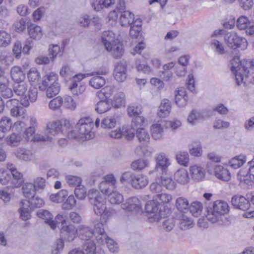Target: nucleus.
<instances>
[{
    "label": "nucleus",
    "mask_w": 254,
    "mask_h": 254,
    "mask_svg": "<svg viewBox=\"0 0 254 254\" xmlns=\"http://www.w3.org/2000/svg\"><path fill=\"white\" fill-rule=\"evenodd\" d=\"M230 69L235 74L236 82L239 85L245 79L250 78L248 75L251 70H254V59L253 60H243L241 61L239 57H235L230 61Z\"/></svg>",
    "instance_id": "nucleus-1"
},
{
    "label": "nucleus",
    "mask_w": 254,
    "mask_h": 254,
    "mask_svg": "<svg viewBox=\"0 0 254 254\" xmlns=\"http://www.w3.org/2000/svg\"><path fill=\"white\" fill-rule=\"evenodd\" d=\"M94 124L93 120L89 117L80 119L76 124L75 129L68 133L70 137H83L86 139L92 138L94 133L92 131Z\"/></svg>",
    "instance_id": "nucleus-2"
},
{
    "label": "nucleus",
    "mask_w": 254,
    "mask_h": 254,
    "mask_svg": "<svg viewBox=\"0 0 254 254\" xmlns=\"http://www.w3.org/2000/svg\"><path fill=\"white\" fill-rule=\"evenodd\" d=\"M229 211L228 203L224 201L218 200L213 202L207 208L206 217L212 223H216L220 220L222 216Z\"/></svg>",
    "instance_id": "nucleus-3"
},
{
    "label": "nucleus",
    "mask_w": 254,
    "mask_h": 254,
    "mask_svg": "<svg viewBox=\"0 0 254 254\" xmlns=\"http://www.w3.org/2000/svg\"><path fill=\"white\" fill-rule=\"evenodd\" d=\"M90 203L93 206V210L97 215H102L105 211L106 199L104 196L96 190H90L88 193Z\"/></svg>",
    "instance_id": "nucleus-4"
},
{
    "label": "nucleus",
    "mask_w": 254,
    "mask_h": 254,
    "mask_svg": "<svg viewBox=\"0 0 254 254\" xmlns=\"http://www.w3.org/2000/svg\"><path fill=\"white\" fill-rule=\"evenodd\" d=\"M224 40L227 46L232 49L239 48L244 50L246 49L248 46L247 40L234 32L227 33L225 35Z\"/></svg>",
    "instance_id": "nucleus-5"
},
{
    "label": "nucleus",
    "mask_w": 254,
    "mask_h": 254,
    "mask_svg": "<svg viewBox=\"0 0 254 254\" xmlns=\"http://www.w3.org/2000/svg\"><path fill=\"white\" fill-rule=\"evenodd\" d=\"M13 93L8 77L5 75L3 69L0 66V93L1 97L5 99L10 98L13 96Z\"/></svg>",
    "instance_id": "nucleus-6"
},
{
    "label": "nucleus",
    "mask_w": 254,
    "mask_h": 254,
    "mask_svg": "<svg viewBox=\"0 0 254 254\" xmlns=\"http://www.w3.org/2000/svg\"><path fill=\"white\" fill-rule=\"evenodd\" d=\"M108 72L109 70L107 68H103L92 72L91 74H87V76H93L89 81L90 86L95 89H99L103 87L106 83V80L102 75H106Z\"/></svg>",
    "instance_id": "nucleus-7"
},
{
    "label": "nucleus",
    "mask_w": 254,
    "mask_h": 254,
    "mask_svg": "<svg viewBox=\"0 0 254 254\" xmlns=\"http://www.w3.org/2000/svg\"><path fill=\"white\" fill-rule=\"evenodd\" d=\"M155 161V170L166 173L171 165V161L168 156L164 152L156 153L154 156Z\"/></svg>",
    "instance_id": "nucleus-8"
},
{
    "label": "nucleus",
    "mask_w": 254,
    "mask_h": 254,
    "mask_svg": "<svg viewBox=\"0 0 254 254\" xmlns=\"http://www.w3.org/2000/svg\"><path fill=\"white\" fill-rule=\"evenodd\" d=\"M107 221L102 216L100 218V221L94 225V228L95 232L94 235L97 243L100 245H103L109 237L107 235L104 228V225Z\"/></svg>",
    "instance_id": "nucleus-9"
},
{
    "label": "nucleus",
    "mask_w": 254,
    "mask_h": 254,
    "mask_svg": "<svg viewBox=\"0 0 254 254\" xmlns=\"http://www.w3.org/2000/svg\"><path fill=\"white\" fill-rule=\"evenodd\" d=\"M6 107L10 110V114L13 117L23 118L25 113V109L21 106L19 101L15 99H11L6 103Z\"/></svg>",
    "instance_id": "nucleus-10"
},
{
    "label": "nucleus",
    "mask_w": 254,
    "mask_h": 254,
    "mask_svg": "<svg viewBox=\"0 0 254 254\" xmlns=\"http://www.w3.org/2000/svg\"><path fill=\"white\" fill-rule=\"evenodd\" d=\"M145 209L147 213L153 214V217L159 221V217H164L165 215L163 214L160 209V205L155 197L153 199L147 201L145 206Z\"/></svg>",
    "instance_id": "nucleus-11"
},
{
    "label": "nucleus",
    "mask_w": 254,
    "mask_h": 254,
    "mask_svg": "<svg viewBox=\"0 0 254 254\" xmlns=\"http://www.w3.org/2000/svg\"><path fill=\"white\" fill-rule=\"evenodd\" d=\"M46 133L52 141L56 137L61 134L63 131L62 123L60 121H52L49 122L46 127Z\"/></svg>",
    "instance_id": "nucleus-12"
},
{
    "label": "nucleus",
    "mask_w": 254,
    "mask_h": 254,
    "mask_svg": "<svg viewBox=\"0 0 254 254\" xmlns=\"http://www.w3.org/2000/svg\"><path fill=\"white\" fill-rule=\"evenodd\" d=\"M122 208L127 211L134 212L141 211V204L139 199L136 197H131L127 199L121 205Z\"/></svg>",
    "instance_id": "nucleus-13"
},
{
    "label": "nucleus",
    "mask_w": 254,
    "mask_h": 254,
    "mask_svg": "<svg viewBox=\"0 0 254 254\" xmlns=\"http://www.w3.org/2000/svg\"><path fill=\"white\" fill-rule=\"evenodd\" d=\"M38 97V90L35 87H31L26 89L22 97H21V104L25 107L29 106L30 103L35 102Z\"/></svg>",
    "instance_id": "nucleus-14"
},
{
    "label": "nucleus",
    "mask_w": 254,
    "mask_h": 254,
    "mask_svg": "<svg viewBox=\"0 0 254 254\" xmlns=\"http://www.w3.org/2000/svg\"><path fill=\"white\" fill-rule=\"evenodd\" d=\"M77 235V229L74 225L69 224L63 226L61 229V237L65 241L72 242Z\"/></svg>",
    "instance_id": "nucleus-15"
},
{
    "label": "nucleus",
    "mask_w": 254,
    "mask_h": 254,
    "mask_svg": "<svg viewBox=\"0 0 254 254\" xmlns=\"http://www.w3.org/2000/svg\"><path fill=\"white\" fill-rule=\"evenodd\" d=\"M189 170L191 178L194 181H200L205 177V170L199 165L194 164L190 166Z\"/></svg>",
    "instance_id": "nucleus-16"
},
{
    "label": "nucleus",
    "mask_w": 254,
    "mask_h": 254,
    "mask_svg": "<svg viewBox=\"0 0 254 254\" xmlns=\"http://www.w3.org/2000/svg\"><path fill=\"white\" fill-rule=\"evenodd\" d=\"M121 118V116L119 114L107 116L102 120L101 127L105 129L113 128L120 123Z\"/></svg>",
    "instance_id": "nucleus-17"
},
{
    "label": "nucleus",
    "mask_w": 254,
    "mask_h": 254,
    "mask_svg": "<svg viewBox=\"0 0 254 254\" xmlns=\"http://www.w3.org/2000/svg\"><path fill=\"white\" fill-rule=\"evenodd\" d=\"M77 232L78 237L81 240L87 242L91 241V239L94 236L93 230L91 227L85 225L78 226L77 228Z\"/></svg>",
    "instance_id": "nucleus-18"
},
{
    "label": "nucleus",
    "mask_w": 254,
    "mask_h": 254,
    "mask_svg": "<svg viewBox=\"0 0 254 254\" xmlns=\"http://www.w3.org/2000/svg\"><path fill=\"white\" fill-rule=\"evenodd\" d=\"M127 68L125 63H119L114 70V77L119 82L125 81L127 78Z\"/></svg>",
    "instance_id": "nucleus-19"
},
{
    "label": "nucleus",
    "mask_w": 254,
    "mask_h": 254,
    "mask_svg": "<svg viewBox=\"0 0 254 254\" xmlns=\"http://www.w3.org/2000/svg\"><path fill=\"white\" fill-rule=\"evenodd\" d=\"M231 202L234 207L244 211L247 210L250 207L249 201L242 196H233L232 198Z\"/></svg>",
    "instance_id": "nucleus-20"
},
{
    "label": "nucleus",
    "mask_w": 254,
    "mask_h": 254,
    "mask_svg": "<svg viewBox=\"0 0 254 254\" xmlns=\"http://www.w3.org/2000/svg\"><path fill=\"white\" fill-rule=\"evenodd\" d=\"M106 49L110 52L111 55L116 59L121 58L124 53L123 45L119 40L110 46L109 48Z\"/></svg>",
    "instance_id": "nucleus-21"
},
{
    "label": "nucleus",
    "mask_w": 254,
    "mask_h": 254,
    "mask_svg": "<svg viewBox=\"0 0 254 254\" xmlns=\"http://www.w3.org/2000/svg\"><path fill=\"white\" fill-rule=\"evenodd\" d=\"M148 183V178L142 174L134 176L131 180V184L133 188L139 189L145 187Z\"/></svg>",
    "instance_id": "nucleus-22"
},
{
    "label": "nucleus",
    "mask_w": 254,
    "mask_h": 254,
    "mask_svg": "<svg viewBox=\"0 0 254 254\" xmlns=\"http://www.w3.org/2000/svg\"><path fill=\"white\" fill-rule=\"evenodd\" d=\"M215 176L218 179L228 182L231 179V175L229 171L227 168H224L221 165L216 166L214 168Z\"/></svg>",
    "instance_id": "nucleus-23"
},
{
    "label": "nucleus",
    "mask_w": 254,
    "mask_h": 254,
    "mask_svg": "<svg viewBox=\"0 0 254 254\" xmlns=\"http://www.w3.org/2000/svg\"><path fill=\"white\" fill-rule=\"evenodd\" d=\"M101 38L106 49L109 48L110 46L118 41L116 38L115 33L111 30L103 32Z\"/></svg>",
    "instance_id": "nucleus-24"
},
{
    "label": "nucleus",
    "mask_w": 254,
    "mask_h": 254,
    "mask_svg": "<svg viewBox=\"0 0 254 254\" xmlns=\"http://www.w3.org/2000/svg\"><path fill=\"white\" fill-rule=\"evenodd\" d=\"M37 214L39 217L44 219L45 222L48 224L53 230L56 228V223L55 221L52 220L53 216L49 211L41 209L38 210Z\"/></svg>",
    "instance_id": "nucleus-25"
},
{
    "label": "nucleus",
    "mask_w": 254,
    "mask_h": 254,
    "mask_svg": "<svg viewBox=\"0 0 254 254\" xmlns=\"http://www.w3.org/2000/svg\"><path fill=\"white\" fill-rule=\"evenodd\" d=\"M171 110V102L168 99H164L161 102L157 115L159 117L164 118L170 114Z\"/></svg>",
    "instance_id": "nucleus-26"
},
{
    "label": "nucleus",
    "mask_w": 254,
    "mask_h": 254,
    "mask_svg": "<svg viewBox=\"0 0 254 254\" xmlns=\"http://www.w3.org/2000/svg\"><path fill=\"white\" fill-rule=\"evenodd\" d=\"M10 74L14 83L24 81L25 78V74L21 68L18 66H13L10 69Z\"/></svg>",
    "instance_id": "nucleus-27"
},
{
    "label": "nucleus",
    "mask_w": 254,
    "mask_h": 254,
    "mask_svg": "<svg viewBox=\"0 0 254 254\" xmlns=\"http://www.w3.org/2000/svg\"><path fill=\"white\" fill-rule=\"evenodd\" d=\"M162 123V125L157 123L153 124L151 126V134L152 137L155 140H159L163 137L164 124V123Z\"/></svg>",
    "instance_id": "nucleus-28"
},
{
    "label": "nucleus",
    "mask_w": 254,
    "mask_h": 254,
    "mask_svg": "<svg viewBox=\"0 0 254 254\" xmlns=\"http://www.w3.org/2000/svg\"><path fill=\"white\" fill-rule=\"evenodd\" d=\"M69 88L74 96H77L80 100L84 98V93L86 89L85 85H78L76 82H73Z\"/></svg>",
    "instance_id": "nucleus-29"
},
{
    "label": "nucleus",
    "mask_w": 254,
    "mask_h": 254,
    "mask_svg": "<svg viewBox=\"0 0 254 254\" xmlns=\"http://www.w3.org/2000/svg\"><path fill=\"white\" fill-rule=\"evenodd\" d=\"M175 180L182 185H185L189 183L190 178L186 170L183 169L177 170L174 175Z\"/></svg>",
    "instance_id": "nucleus-30"
},
{
    "label": "nucleus",
    "mask_w": 254,
    "mask_h": 254,
    "mask_svg": "<svg viewBox=\"0 0 254 254\" xmlns=\"http://www.w3.org/2000/svg\"><path fill=\"white\" fill-rule=\"evenodd\" d=\"M134 20V14L129 11H124L121 13L120 23L122 26L128 27Z\"/></svg>",
    "instance_id": "nucleus-31"
},
{
    "label": "nucleus",
    "mask_w": 254,
    "mask_h": 254,
    "mask_svg": "<svg viewBox=\"0 0 254 254\" xmlns=\"http://www.w3.org/2000/svg\"><path fill=\"white\" fill-rule=\"evenodd\" d=\"M194 225L193 220L185 214L179 217V227L181 230H186L192 228Z\"/></svg>",
    "instance_id": "nucleus-32"
},
{
    "label": "nucleus",
    "mask_w": 254,
    "mask_h": 254,
    "mask_svg": "<svg viewBox=\"0 0 254 254\" xmlns=\"http://www.w3.org/2000/svg\"><path fill=\"white\" fill-rule=\"evenodd\" d=\"M28 85L27 83L24 81L18 82L14 83L13 86V90L14 93L16 95L21 97L24 95L26 91V89H28Z\"/></svg>",
    "instance_id": "nucleus-33"
},
{
    "label": "nucleus",
    "mask_w": 254,
    "mask_h": 254,
    "mask_svg": "<svg viewBox=\"0 0 254 254\" xmlns=\"http://www.w3.org/2000/svg\"><path fill=\"white\" fill-rule=\"evenodd\" d=\"M28 34L30 38L40 39L43 35L41 28L35 24H31L28 27Z\"/></svg>",
    "instance_id": "nucleus-34"
},
{
    "label": "nucleus",
    "mask_w": 254,
    "mask_h": 254,
    "mask_svg": "<svg viewBox=\"0 0 254 254\" xmlns=\"http://www.w3.org/2000/svg\"><path fill=\"white\" fill-rule=\"evenodd\" d=\"M16 157L21 161H30L33 158L32 153L24 148H19L15 152Z\"/></svg>",
    "instance_id": "nucleus-35"
},
{
    "label": "nucleus",
    "mask_w": 254,
    "mask_h": 254,
    "mask_svg": "<svg viewBox=\"0 0 254 254\" xmlns=\"http://www.w3.org/2000/svg\"><path fill=\"white\" fill-rule=\"evenodd\" d=\"M111 108V105L108 100L100 99L96 104L95 110L99 114H103L108 112Z\"/></svg>",
    "instance_id": "nucleus-36"
},
{
    "label": "nucleus",
    "mask_w": 254,
    "mask_h": 254,
    "mask_svg": "<svg viewBox=\"0 0 254 254\" xmlns=\"http://www.w3.org/2000/svg\"><path fill=\"white\" fill-rule=\"evenodd\" d=\"M115 88L113 86H106L96 93V96L99 99L108 100L114 93Z\"/></svg>",
    "instance_id": "nucleus-37"
},
{
    "label": "nucleus",
    "mask_w": 254,
    "mask_h": 254,
    "mask_svg": "<svg viewBox=\"0 0 254 254\" xmlns=\"http://www.w3.org/2000/svg\"><path fill=\"white\" fill-rule=\"evenodd\" d=\"M108 199L111 204L118 205L123 202L124 197L119 192L114 190L109 194Z\"/></svg>",
    "instance_id": "nucleus-38"
},
{
    "label": "nucleus",
    "mask_w": 254,
    "mask_h": 254,
    "mask_svg": "<svg viewBox=\"0 0 254 254\" xmlns=\"http://www.w3.org/2000/svg\"><path fill=\"white\" fill-rule=\"evenodd\" d=\"M203 119V116L201 112L192 110L188 116V122L190 124L194 125L196 122Z\"/></svg>",
    "instance_id": "nucleus-39"
},
{
    "label": "nucleus",
    "mask_w": 254,
    "mask_h": 254,
    "mask_svg": "<svg viewBox=\"0 0 254 254\" xmlns=\"http://www.w3.org/2000/svg\"><path fill=\"white\" fill-rule=\"evenodd\" d=\"M136 136L138 141L142 143H147L149 142L150 135L148 131L144 128H140L136 130Z\"/></svg>",
    "instance_id": "nucleus-40"
},
{
    "label": "nucleus",
    "mask_w": 254,
    "mask_h": 254,
    "mask_svg": "<svg viewBox=\"0 0 254 254\" xmlns=\"http://www.w3.org/2000/svg\"><path fill=\"white\" fill-rule=\"evenodd\" d=\"M125 104V95L123 92L117 93L113 97L112 105L116 108H120Z\"/></svg>",
    "instance_id": "nucleus-41"
},
{
    "label": "nucleus",
    "mask_w": 254,
    "mask_h": 254,
    "mask_svg": "<svg viewBox=\"0 0 254 254\" xmlns=\"http://www.w3.org/2000/svg\"><path fill=\"white\" fill-rule=\"evenodd\" d=\"M67 195L68 192L67 190H62L56 193L52 194L50 196V198L53 202L58 203L63 202Z\"/></svg>",
    "instance_id": "nucleus-42"
},
{
    "label": "nucleus",
    "mask_w": 254,
    "mask_h": 254,
    "mask_svg": "<svg viewBox=\"0 0 254 254\" xmlns=\"http://www.w3.org/2000/svg\"><path fill=\"white\" fill-rule=\"evenodd\" d=\"M23 193L26 197H32L37 191L31 183L26 182L22 186Z\"/></svg>",
    "instance_id": "nucleus-43"
},
{
    "label": "nucleus",
    "mask_w": 254,
    "mask_h": 254,
    "mask_svg": "<svg viewBox=\"0 0 254 254\" xmlns=\"http://www.w3.org/2000/svg\"><path fill=\"white\" fill-rule=\"evenodd\" d=\"M246 161V157L244 155H240L233 158L229 162L230 166L234 169L242 166Z\"/></svg>",
    "instance_id": "nucleus-44"
},
{
    "label": "nucleus",
    "mask_w": 254,
    "mask_h": 254,
    "mask_svg": "<svg viewBox=\"0 0 254 254\" xmlns=\"http://www.w3.org/2000/svg\"><path fill=\"white\" fill-rule=\"evenodd\" d=\"M149 164L148 161L143 159H138L133 161L131 165V168L135 171H140L146 167Z\"/></svg>",
    "instance_id": "nucleus-45"
},
{
    "label": "nucleus",
    "mask_w": 254,
    "mask_h": 254,
    "mask_svg": "<svg viewBox=\"0 0 254 254\" xmlns=\"http://www.w3.org/2000/svg\"><path fill=\"white\" fill-rule=\"evenodd\" d=\"M123 136L127 140H131L134 137L136 129L131 125L122 127Z\"/></svg>",
    "instance_id": "nucleus-46"
},
{
    "label": "nucleus",
    "mask_w": 254,
    "mask_h": 254,
    "mask_svg": "<svg viewBox=\"0 0 254 254\" xmlns=\"http://www.w3.org/2000/svg\"><path fill=\"white\" fill-rule=\"evenodd\" d=\"M178 163L181 165L187 167L189 162V155L186 152L179 151L176 155Z\"/></svg>",
    "instance_id": "nucleus-47"
},
{
    "label": "nucleus",
    "mask_w": 254,
    "mask_h": 254,
    "mask_svg": "<svg viewBox=\"0 0 254 254\" xmlns=\"http://www.w3.org/2000/svg\"><path fill=\"white\" fill-rule=\"evenodd\" d=\"M158 201L159 205H165L169 203L172 199V196L171 194L166 193H162L154 196Z\"/></svg>",
    "instance_id": "nucleus-48"
},
{
    "label": "nucleus",
    "mask_w": 254,
    "mask_h": 254,
    "mask_svg": "<svg viewBox=\"0 0 254 254\" xmlns=\"http://www.w3.org/2000/svg\"><path fill=\"white\" fill-rule=\"evenodd\" d=\"M202 208V204L198 201L192 202L189 207L190 212L194 217H198L201 214Z\"/></svg>",
    "instance_id": "nucleus-49"
},
{
    "label": "nucleus",
    "mask_w": 254,
    "mask_h": 254,
    "mask_svg": "<svg viewBox=\"0 0 254 254\" xmlns=\"http://www.w3.org/2000/svg\"><path fill=\"white\" fill-rule=\"evenodd\" d=\"M10 175H12L11 184L14 187H19L23 182V175L17 170L14 171Z\"/></svg>",
    "instance_id": "nucleus-50"
},
{
    "label": "nucleus",
    "mask_w": 254,
    "mask_h": 254,
    "mask_svg": "<svg viewBox=\"0 0 254 254\" xmlns=\"http://www.w3.org/2000/svg\"><path fill=\"white\" fill-rule=\"evenodd\" d=\"M55 83H58V76L56 73L53 72L47 74L44 77V79L42 82V84L44 86H48L49 85L55 84Z\"/></svg>",
    "instance_id": "nucleus-51"
},
{
    "label": "nucleus",
    "mask_w": 254,
    "mask_h": 254,
    "mask_svg": "<svg viewBox=\"0 0 254 254\" xmlns=\"http://www.w3.org/2000/svg\"><path fill=\"white\" fill-rule=\"evenodd\" d=\"M189 201L186 198L180 197L176 201V206L180 211L188 210L189 208Z\"/></svg>",
    "instance_id": "nucleus-52"
},
{
    "label": "nucleus",
    "mask_w": 254,
    "mask_h": 254,
    "mask_svg": "<svg viewBox=\"0 0 254 254\" xmlns=\"http://www.w3.org/2000/svg\"><path fill=\"white\" fill-rule=\"evenodd\" d=\"M47 87L46 95L48 98H52L57 95L60 90V86L59 83L50 85Z\"/></svg>",
    "instance_id": "nucleus-53"
},
{
    "label": "nucleus",
    "mask_w": 254,
    "mask_h": 254,
    "mask_svg": "<svg viewBox=\"0 0 254 254\" xmlns=\"http://www.w3.org/2000/svg\"><path fill=\"white\" fill-rule=\"evenodd\" d=\"M159 181L162 187L168 190H173L176 188L175 183L170 178L161 177Z\"/></svg>",
    "instance_id": "nucleus-54"
},
{
    "label": "nucleus",
    "mask_w": 254,
    "mask_h": 254,
    "mask_svg": "<svg viewBox=\"0 0 254 254\" xmlns=\"http://www.w3.org/2000/svg\"><path fill=\"white\" fill-rule=\"evenodd\" d=\"M33 185L37 191L43 190L46 186V180L43 177H37L34 179Z\"/></svg>",
    "instance_id": "nucleus-55"
},
{
    "label": "nucleus",
    "mask_w": 254,
    "mask_h": 254,
    "mask_svg": "<svg viewBox=\"0 0 254 254\" xmlns=\"http://www.w3.org/2000/svg\"><path fill=\"white\" fill-rule=\"evenodd\" d=\"M250 24L251 22L245 16H240L237 21V27L241 30L246 29Z\"/></svg>",
    "instance_id": "nucleus-56"
},
{
    "label": "nucleus",
    "mask_w": 254,
    "mask_h": 254,
    "mask_svg": "<svg viewBox=\"0 0 254 254\" xmlns=\"http://www.w3.org/2000/svg\"><path fill=\"white\" fill-rule=\"evenodd\" d=\"M210 45L214 51L219 55H223L225 53L224 48L222 43L217 39H212Z\"/></svg>",
    "instance_id": "nucleus-57"
},
{
    "label": "nucleus",
    "mask_w": 254,
    "mask_h": 254,
    "mask_svg": "<svg viewBox=\"0 0 254 254\" xmlns=\"http://www.w3.org/2000/svg\"><path fill=\"white\" fill-rule=\"evenodd\" d=\"M62 54L61 48L58 45H54L49 47V55L52 61H54L58 55Z\"/></svg>",
    "instance_id": "nucleus-58"
},
{
    "label": "nucleus",
    "mask_w": 254,
    "mask_h": 254,
    "mask_svg": "<svg viewBox=\"0 0 254 254\" xmlns=\"http://www.w3.org/2000/svg\"><path fill=\"white\" fill-rule=\"evenodd\" d=\"M95 250V244L92 241L86 242L83 246L84 254H94Z\"/></svg>",
    "instance_id": "nucleus-59"
},
{
    "label": "nucleus",
    "mask_w": 254,
    "mask_h": 254,
    "mask_svg": "<svg viewBox=\"0 0 254 254\" xmlns=\"http://www.w3.org/2000/svg\"><path fill=\"white\" fill-rule=\"evenodd\" d=\"M11 125V121L8 117H4L0 121V127L5 133L10 129Z\"/></svg>",
    "instance_id": "nucleus-60"
},
{
    "label": "nucleus",
    "mask_w": 254,
    "mask_h": 254,
    "mask_svg": "<svg viewBox=\"0 0 254 254\" xmlns=\"http://www.w3.org/2000/svg\"><path fill=\"white\" fill-rule=\"evenodd\" d=\"M11 41L10 35L4 31H0V46L6 47Z\"/></svg>",
    "instance_id": "nucleus-61"
},
{
    "label": "nucleus",
    "mask_w": 254,
    "mask_h": 254,
    "mask_svg": "<svg viewBox=\"0 0 254 254\" xmlns=\"http://www.w3.org/2000/svg\"><path fill=\"white\" fill-rule=\"evenodd\" d=\"M144 117L141 116H137L132 119L131 126L137 130L139 128H144Z\"/></svg>",
    "instance_id": "nucleus-62"
},
{
    "label": "nucleus",
    "mask_w": 254,
    "mask_h": 254,
    "mask_svg": "<svg viewBox=\"0 0 254 254\" xmlns=\"http://www.w3.org/2000/svg\"><path fill=\"white\" fill-rule=\"evenodd\" d=\"M64 105L71 111L74 110L76 107V103L71 96H67L64 98L63 100Z\"/></svg>",
    "instance_id": "nucleus-63"
},
{
    "label": "nucleus",
    "mask_w": 254,
    "mask_h": 254,
    "mask_svg": "<svg viewBox=\"0 0 254 254\" xmlns=\"http://www.w3.org/2000/svg\"><path fill=\"white\" fill-rule=\"evenodd\" d=\"M63 103V99L60 96H58L50 102L49 107L53 110L59 109Z\"/></svg>",
    "instance_id": "nucleus-64"
}]
</instances>
